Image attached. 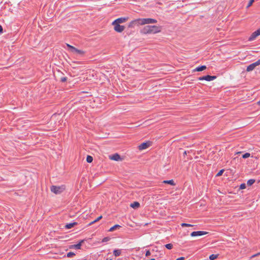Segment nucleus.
Instances as JSON below:
<instances>
[{
  "label": "nucleus",
  "instance_id": "1",
  "mask_svg": "<svg viewBox=\"0 0 260 260\" xmlns=\"http://www.w3.org/2000/svg\"><path fill=\"white\" fill-rule=\"evenodd\" d=\"M162 27L156 25H146L141 30V33L147 34H157L161 31Z\"/></svg>",
  "mask_w": 260,
  "mask_h": 260
},
{
  "label": "nucleus",
  "instance_id": "2",
  "mask_svg": "<svg viewBox=\"0 0 260 260\" xmlns=\"http://www.w3.org/2000/svg\"><path fill=\"white\" fill-rule=\"evenodd\" d=\"M65 189L66 187L64 185H61L58 186L52 185L50 187L51 191L56 194L61 193L65 190Z\"/></svg>",
  "mask_w": 260,
  "mask_h": 260
},
{
  "label": "nucleus",
  "instance_id": "3",
  "mask_svg": "<svg viewBox=\"0 0 260 260\" xmlns=\"http://www.w3.org/2000/svg\"><path fill=\"white\" fill-rule=\"evenodd\" d=\"M139 24L141 25L157 23V20L153 18H139Z\"/></svg>",
  "mask_w": 260,
  "mask_h": 260
},
{
  "label": "nucleus",
  "instance_id": "4",
  "mask_svg": "<svg viewBox=\"0 0 260 260\" xmlns=\"http://www.w3.org/2000/svg\"><path fill=\"white\" fill-rule=\"evenodd\" d=\"M216 78V76H211V75H206L204 76H202L199 78V80H206L207 81H212Z\"/></svg>",
  "mask_w": 260,
  "mask_h": 260
},
{
  "label": "nucleus",
  "instance_id": "5",
  "mask_svg": "<svg viewBox=\"0 0 260 260\" xmlns=\"http://www.w3.org/2000/svg\"><path fill=\"white\" fill-rule=\"evenodd\" d=\"M152 144V142L150 141H147L142 143L138 146V148L140 150L145 149L150 147Z\"/></svg>",
  "mask_w": 260,
  "mask_h": 260
},
{
  "label": "nucleus",
  "instance_id": "6",
  "mask_svg": "<svg viewBox=\"0 0 260 260\" xmlns=\"http://www.w3.org/2000/svg\"><path fill=\"white\" fill-rule=\"evenodd\" d=\"M112 25L114 26V30L118 32H121L125 29V26L123 25H121L120 24L115 23L112 24Z\"/></svg>",
  "mask_w": 260,
  "mask_h": 260
},
{
  "label": "nucleus",
  "instance_id": "7",
  "mask_svg": "<svg viewBox=\"0 0 260 260\" xmlns=\"http://www.w3.org/2000/svg\"><path fill=\"white\" fill-rule=\"evenodd\" d=\"M208 234V232L205 231H194L192 232L190 234V236L191 237H196V236H201L203 235H205Z\"/></svg>",
  "mask_w": 260,
  "mask_h": 260
},
{
  "label": "nucleus",
  "instance_id": "8",
  "mask_svg": "<svg viewBox=\"0 0 260 260\" xmlns=\"http://www.w3.org/2000/svg\"><path fill=\"white\" fill-rule=\"evenodd\" d=\"M85 240L83 239L80 241V242L77 244L71 245L70 246L69 248L70 249L75 248L76 249H81L82 244L84 242Z\"/></svg>",
  "mask_w": 260,
  "mask_h": 260
},
{
  "label": "nucleus",
  "instance_id": "9",
  "mask_svg": "<svg viewBox=\"0 0 260 260\" xmlns=\"http://www.w3.org/2000/svg\"><path fill=\"white\" fill-rule=\"evenodd\" d=\"M259 64L258 61H256L255 62H253V63L250 64V65H249L248 66H247V69H246V71L247 72L252 71L255 68V67L256 66H259Z\"/></svg>",
  "mask_w": 260,
  "mask_h": 260
},
{
  "label": "nucleus",
  "instance_id": "10",
  "mask_svg": "<svg viewBox=\"0 0 260 260\" xmlns=\"http://www.w3.org/2000/svg\"><path fill=\"white\" fill-rule=\"evenodd\" d=\"M127 19H128L127 17L119 18H117L116 20H115L112 22V24H115V23L120 24V23H124L125 21H126L127 20Z\"/></svg>",
  "mask_w": 260,
  "mask_h": 260
},
{
  "label": "nucleus",
  "instance_id": "11",
  "mask_svg": "<svg viewBox=\"0 0 260 260\" xmlns=\"http://www.w3.org/2000/svg\"><path fill=\"white\" fill-rule=\"evenodd\" d=\"M139 21H138V19H135L134 20L132 21L128 25V27H133L135 25H139Z\"/></svg>",
  "mask_w": 260,
  "mask_h": 260
},
{
  "label": "nucleus",
  "instance_id": "12",
  "mask_svg": "<svg viewBox=\"0 0 260 260\" xmlns=\"http://www.w3.org/2000/svg\"><path fill=\"white\" fill-rule=\"evenodd\" d=\"M110 158L112 160H116V161L122 160L120 156L117 153H115V154H113L112 156L110 157Z\"/></svg>",
  "mask_w": 260,
  "mask_h": 260
},
{
  "label": "nucleus",
  "instance_id": "13",
  "mask_svg": "<svg viewBox=\"0 0 260 260\" xmlns=\"http://www.w3.org/2000/svg\"><path fill=\"white\" fill-rule=\"evenodd\" d=\"M77 224H78V223L76 222H72V223H67L65 225L64 228L66 229H72L74 226H75V225H76Z\"/></svg>",
  "mask_w": 260,
  "mask_h": 260
},
{
  "label": "nucleus",
  "instance_id": "14",
  "mask_svg": "<svg viewBox=\"0 0 260 260\" xmlns=\"http://www.w3.org/2000/svg\"><path fill=\"white\" fill-rule=\"evenodd\" d=\"M207 68L206 66H201L197 67L196 69H194L193 71V72H201L202 71L205 70Z\"/></svg>",
  "mask_w": 260,
  "mask_h": 260
},
{
  "label": "nucleus",
  "instance_id": "15",
  "mask_svg": "<svg viewBox=\"0 0 260 260\" xmlns=\"http://www.w3.org/2000/svg\"><path fill=\"white\" fill-rule=\"evenodd\" d=\"M140 206V204L138 202H134L131 204L130 207L134 209H137L139 208Z\"/></svg>",
  "mask_w": 260,
  "mask_h": 260
},
{
  "label": "nucleus",
  "instance_id": "16",
  "mask_svg": "<svg viewBox=\"0 0 260 260\" xmlns=\"http://www.w3.org/2000/svg\"><path fill=\"white\" fill-rule=\"evenodd\" d=\"M258 36L255 32V31H254L251 35V36L249 37V39H248V41H253L257 37H258Z\"/></svg>",
  "mask_w": 260,
  "mask_h": 260
},
{
  "label": "nucleus",
  "instance_id": "17",
  "mask_svg": "<svg viewBox=\"0 0 260 260\" xmlns=\"http://www.w3.org/2000/svg\"><path fill=\"white\" fill-rule=\"evenodd\" d=\"M121 253V249H115L113 251V254L115 256H118L120 255Z\"/></svg>",
  "mask_w": 260,
  "mask_h": 260
},
{
  "label": "nucleus",
  "instance_id": "18",
  "mask_svg": "<svg viewBox=\"0 0 260 260\" xmlns=\"http://www.w3.org/2000/svg\"><path fill=\"white\" fill-rule=\"evenodd\" d=\"M163 183L165 184H170L173 186L175 185V183L174 181H173V180H164L163 181Z\"/></svg>",
  "mask_w": 260,
  "mask_h": 260
},
{
  "label": "nucleus",
  "instance_id": "19",
  "mask_svg": "<svg viewBox=\"0 0 260 260\" xmlns=\"http://www.w3.org/2000/svg\"><path fill=\"white\" fill-rule=\"evenodd\" d=\"M120 227H121V226H120L119 225H118V224H116V225H115L113 226L112 227H111V228L109 229V232H113V231H114V230H116L117 229H119V228H120Z\"/></svg>",
  "mask_w": 260,
  "mask_h": 260
},
{
  "label": "nucleus",
  "instance_id": "20",
  "mask_svg": "<svg viewBox=\"0 0 260 260\" xmlns=\"http://www.w3.org/2000/svg\"><path fill=\"white\" fill-rule=\"evenodd\" d=\"M255 182V180L253 179H249L247 182V184L248 186H251L254 182Z\"/></svg>",
  "mask_w": 260,
  "mask_h": 260
},
{
  "label": "nucleus",
  "instance_id": "21",
  "mask_svg": "<svg viewBox=\"0 0 260 260\" xmlns=\"http://www.w3.org/2000/svg\"><path fill=\"white\" fill-rule=\"evenodd\" d=\"M102 216L101 215L100 216L98 217L96 219H95L94 220H93V221L91 222L90 223H89V225H92V224L98 222V221H99L100 220H101L102 218Z\"/></svg>",
  "mask_w": 260,
  "mask_h": 260
},
{
  "label": "nucleus",
  "instance_id": "22",
  "mask_svg": "<svg viewBox=\"0 0 260 260\" xmlns=\"http://www.w3.org/2000/svg\"><path fill=\"white\" fill-rule=\"evenodd\" d=\"M74 52H76V53L81 54V55H83L85 53L84 51L81 50H79L76 48H75Z\"/></svg>",
  "mask_w": 260,
  "mask_h": 260
},
{
  "label": "nucleus",
  "instance_id": "23",
  "mask_svg": "<svg viewBox=\"0 0 260 260\" xmlns=\"http://www.w3.org/2000/svg\"><path fill=\"white\" fill-rule=\"evenodd\" d=\"M218 254H212L210 255L209 259L210 260H214V259H216L218 257Z\"/></svg>",
  "mask_w": 260,
  "mask_h": 260
},
{
  "label": "nucleus",
  "instance_id": "24",
  "mask_svg": "<svg viewBox=\"0 0 260 260\" xmlns=\"http://www.w3.org/2000/svg\"><path fill=\"white\" fill-rule=\"evenodd\" d=\"M86 161L88 163H91L93 161V157L90 155H87Z\"/></svg>",
  "mask_w": 260,
  "mask_h": 260
},
{
  "label": "nucleus",
  "instance_id": "25",
  "mask_svg": "<svg viewBox=\"0 0 260 260\" xmlns=\"http://www.w3.org/2000/svg\"><path fill=\"white\" fill-rule=\"evenodd\" d=\"M67 46L69 48V49H70V50L72 52H74V51L75 50V47H74V46H72V45H70L69 44H67Z\"/></svg>",
  "mask_w": 260,
  "mask_h": 260
},
{
  "label": "nucleus",
  "instance_id": "26",
  "mask_svg": "<svg viewBox=\"0 0 260 260\" xmlns=\"http://www.w3.org/2000/svg\"><path fill=\"white\" fill-rule=\"evenodd\" d=\"M67 46L69 48V49H70V50L72 52H74V51L75 50V47H74V46H72V45H70L69 44H67Z\"/></svg>",
  "mask_w": 260,
  "mask_h": 260
},
{
  "label": "nucleus",
  "instance_id": "27",
  "mask_svg": "<svg viewBox=\"0 0 260 260\" xmlns=\"http://www.w3.org/2000/svg\"><path fill=\"white\" fill-rule=\"evenodd\" d=\"M181 225L182 227H191L193 226V225L186 223H182L181 224Z\"/></svg>",
  "mask_w": 260,
  "mask_h": 260
},
{
  "label": "nucleus",
  "instance_id": "28",
  "mask_svg": "<svg viewBox=\"0 0 260 260\" xmlns=\"http://www.w3.org/2000/svg\"><path fill=\"white\" fill-rule=\"evenodd\" d=\"M75 255V253L73 252H69L67 253V256L68 257H71Z\"/></svg>",
  "mask_w": 260,
  "mask_h": 260
},
{
  "label": "nucleus",
  "instance_id": "29",
  "mask_svg": "<svg viewBox=\"0 0 260 260\" xmlns=\"http://www.w3.org/2000/svg\"><path fill=\"white\" fill-rule=\"evenodd\" d=\"M224 169H222V170H220L218 173L216 175V177H219L220 176H221L223 174V173L224 172Z\"/></svg>",
  "mask_w": 260,
  "mask_h": 260
},
{
  "label": "nucleus",
  "instance_id": "30",
  "mask_svg": "<svg viewBox=\"0 0 260 260\" xmlns=\"http://www.w3.org/2000/svg\"><path fill=\"white\" fill-rule=\"evenodd\" d=\"M250 156V154L248 152H246L242 155V158H247Z\"/></svg>",
  "mask_w": 260,
  "mask_h": 260
},
{
  "label": "nucleus",
  "instance_id": "31",
  "mask_svg": "<svg viewBox=\"0 0 260 260\" xmlns=\"http://www.w3.org/2000/svg\"><path fill=\"white\" fill-rule=\"evenodd\" d=\"M166 248L171 249L173 248V244L171 243L167 244L165 245Z\"/></svg>",
  "mask_w": 260,
  "mask_h": 260
},
{
  "label": "nucleus",
  "instance_id": "32",
  "mask_svg": "<svg viewBox=\"0 0 260 260\" xmlns=\"http://www.w3.org/2000/svg\"><path fill=\"white\" fill-rule=\"evenodd\" d=\"M110 240V238L109 237H105L103 239L102 242H106L109 241Z\"/></svg>",
  "mask_w": 260,
  "mask_h": 260
},
{
  "label": "nucleus",
  "instance_id": "33",
  "mask_svg": "<svg viewBox=\"0 0 260 260\" xmlns=\"http://www.w3.org/2000/svg\"><path fill=\"white\" fill-rule=\"evenodd\" d=\"M254 2V0H250L247 6V7L248 8L249 7H250L252 4L253 3V2Z\"/></svg>",
  "mask_w": 260,
  "mask_h": 260
},
{
  "label": "nucleus",
  "instance_id": "34",
  "mask_svg": "<svg viewBox=\"0 0 260 260\" xmlns=\"http://www.w3.org/2000/svg\"><path fill=\"white\" fill-rule=\"evenodd\" d=\"M67 77H62L60 78V81L61 82H64L67 81Z\"/></svg>",
  "mask_w": 260,
  "mask_h": 260
},
{
  "label": "nucleus",
  "instance_id": "35",
  "mask_svg": "<svg viewBox=\"0 0 260 260\" xmlns=\"http://www.w3.org/2000/svg\"><path fill=\"white\" fill-rule=\"evenodd\" d=\"M246 187V185L245 183H242L240 186V189H245Z\"/></svg>",
  "mask_w": 260,
  "mask_h": 260
},
{
  "label": "nucleus",
  "instance_id": "36",
  "mask_svg": "<svg viewBox=\"0 0 260 260\" xmlns=\"http://www.w3.org/2000/svg\"><path fill=\"white\" fill-rule=\"evenodd\" d=\"M150 254H151L150 251L149 250H147L146 251V254H145L146 256H148L150 255Z\"/></svg>",
  "mask_w": 260,
  "mask_h": 260
},
{
  "label": "nucleus",
  "instance_id": "37",
  "mask_svg": "<svg viewBox=\"0 0 260 260\" xmlns=\"http://www.w3.org/2000/svg\"><path fill=\"white\" fill-rule=\"evenodd\" d=\"M255 32L258 35H260V28L255 31Z\"/></svg>",
  "mask_w": 260,
  "mask_h": 260
},
{
  "label": "nucleus",
  "instance_id": "38",
  "mask_svg": "<svg viewBox=\"0 0 260 260\" xmlns=\"http://www.w3.org/2000/svg\"><path fill=\"white\" fill-rule=\"evenodd\" d=\"M184 259H185V257H179L177 259H176V260H184Z\"/></svg>",
  "mask_w": 260,
  "mask_h": 260
},
{
  "label": "nucleus",
  "instance_id": "39",
  "mask_svg": "<svg viewBox=\"0 0 260 260\" xmlns=\"http://www.w3.org/2000/svg\"><path fill=\"white\" fill-rule=\"evenodd\" d=\"M260 255V252H259V253H256V254H254L253 255H252V257H255V256H258V255Z\"/></svg>",
  "mask_w": 260,
  "mask_h": 260
},
{
  "label": "nucleus",
  "instance_id": "40",
  "mask_svg": "<svg viewBox=\"0 0 260 260\" xmlns=\"http://www.w3.org/2000/svg\"><path fill=\"white\" fill-rule=\"evenodd\" d=\"M3 31V27L1 25H0V32L1 33H2Z\"/></svg>",
  "mask_w": 260,
  "mask_h": 260
},
{
  "label": "nucleus",
  "instance_id": "41",
  "mask_svg": "<svg viewBox=\"0 0 260 260\" xmlns=\"http://www.w3.org/2000/svg\"><path fill=\"white\" fill-rule=\"evenodd\" d=\"M257 61H258L259 64H260V58Z\"/></svg>",
  "mask_w": 260,
  "mask_h": 260
},
{
  "label": "nucleus",
  "instance_id": "42",
  "mask_svg": "<svg viewBox=\"0 0 260 260\" xmlns=\"http://www.w3.org/2000/svg\"><path fill=\"white\" fill-rule=\"evenodd\" d=\"M184 155H186V151H185L184 152Z\"/></svg>",
  "mask_w": 260,
  "mask_h": 260
},
{
  "label": "nucleus",
  "instance_id": "43",
  "mask_svg": "<svg viewBox=\"0 0 260 260\" xmlns=\"http://www.w3.org/2000/svg\"><path fill=\"white\" fill-rule=\"evenodd\" d=\"M258 105H260V101L257 102Z\"/></svg>",
  "mask_w": 260,
  "mask_h": 260
},
{
  "label": "nucleus",
  "instance_id": "44",
  "mask_svg": "<svg viewBox=\"0 0 260 260\" xmlns=\"http://www.w3.org/2000/svg\"><path fill=\"white\" fill-rule=\"evenodd\" d=\"M147 260H155V259L154 258H151V259H147Z\"/></svg>",
  "mask_w": 260,
  "mask_h": 260
},
{
  "label": "nucleus",
  "instance_id": "45",
  "mask_svg": "<svg viewBox=\"0 0 260 260\" xmlns=\"http://www.w3.org/2000/svg\"><path fill=\"white\" fill-rule=\"evenodd\" d=\"M76 63H80L79 62H76Z\"/></svg>",
  "mask_w": 260,
  "mask_h": 260
}]
</instances>
